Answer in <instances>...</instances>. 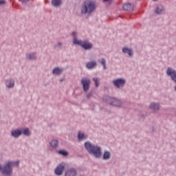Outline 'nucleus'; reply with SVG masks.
I'll list each match as a JSON object with an SVG mask.
<instances>
[{
    "instance_id": "6ab92c4d",
    "label": "nucleus",
    "mask_w": 176,
    "mask_h": 176,
    "mask_svg": "<svg viewBox=\"0 0 176 176\" xmlns=\"http://www.w3.org/2000/svg\"><path fill=\"white\" fill-rule=\"evenodd\" d=\"M52 5L55 8H59L63 5V0H52Z\"/></svg>"
},
{
    "instance_id": "473e14b6",
    "label": "nucleus",
    "mask_w": 176,
    "mask_h": 176,
    "mask_svg": "<svg viewBox=\"0 0 176 176\" xmlns=\"http://www.w3.org/2000/svg\"><path fill=\"white\" fill-rule=\"evenodd\" d=\"M154 1H157V0H154Z\"/></svg>"
},
{
    "instance_id": "f257e3e1",
    "label": "nucleus",
    "mask_w": 176,
    "mask_h": 176,
    "mask_svg": "<svg viewBox=\"0 0 176 176\" xmlns=\"http://www.w3.org/2000/svg\"><path fill=\"white\" fill-rule=\"evenodd\" d=\"M84 146L89 155L94 156L96 159H100L102 156V148L98 145L92 144L90 142H86L84 144Z\"/></svg>"
},
{
    "instance_id": "b1692460",
    "label": "nucleus",
    "mask_w": 176,
    "mask_h": 176,
    "mask_svg": "<svg viewBox=\"0 0 176 176\" xmlns=\"http://www.w3.org/2000/svg\"><path fill=\"white\" fill-rule=\"evenodd\" d=\"M98 63L103 66L104 69H107V60L104 58H101L98 60Z\"/></svg>"
},
{
    "instance_id": "5701e85b",
    "label": "nucleus",
    "mask_w": 176,
    "mask_h": 176,
    "mask_svg": "<svg viewBox=\"0 0 176 176\" xmlns=\"http://www.w3.org/2000/svg\"><path fill=\"white\" fill-rule=\"evenodd\" d=\"M78 138L79 141H83V140H86L87 138V135L83 132H79L78 135Z\"/></svg>"
},
{
    "instance_id": "9d476101",
    "label": "nucleus",
    "mask_w": 176,
    "mask_h": 176,
    "mask_svg": "<svg viewBox=\"0 0 176 176\" xmlns=\"http://www.w3.org/2000/svg\"><path fill=\"white\" fill-rule=\"evenodd\" d=\"M93 46V43H90V41L87 40H84L82 42V45H81V47L84 49V50H91Z\"/></svg>"
},
{
    "instance_id": "a878e982",
    "label": "nucleus",
    "mask_w": 176,
    "mask_h": 176,
    "mask_svg": "<svg viewBox=\"0 0 176 176\" xmlns=\"http://www.w3.org/2000/svg\"><path fill=\"white\" fill-rule=\"evenodd\" d=\"M132 6L130 3H126L123 6L124 10H131Z\"/></svg>"
},
{
    "instance_id": "39448f33",
    "label": "nucleus",
    "mask_w": 176,
    "mask_h": 176,
    "mask_svg": "<svg viewBox=\"0 0 176 176\" xmlns=\"http://www.w3.org/2000/svg\"><path fill=\"white\" fill-rule=\"evenodd\" d=\"M107 102L110 105L116 107L117 108H122V107H123V102H121L120 100L116 99L115 98H109Z\"/></svg>"
},
{
    "instance_id": "aec40b11",
    "label": "nucleus",
    "mask_w": 176,
    "mask_h": 176,
    "mask_svg": "<svg viewBox=\"0 0 176 176\" xmlns=\"http://www.w3.org/2000/svg\"><path fill=\"white\" fill-rule=\"evenodd\" d=\"M52 74L53 75H54L55 76H57L58 75H61V74H63V69L60 68V67H55L53 71H52Z\"/></svg>"
},
{
    "instance_id": "2f4dec72",
    "label": "nucleus",
    "mask_w": 176,
    "mask_h": 176,
    "mask_svg": "<svg viewBox=\"0 0 176 176\" xmlns=\"http://www.w3.org/2000/svg\"><path fill=\"white\" fill-rule=\"evenodd\" d=\"M103 1H104L105 2H108V1H109V0H103Z\"/></svg>"
},
{
    "instance_id": "f8f14e48",
    "label": "nucleus",
    "mask_w": 176,
    "mask_h": 176,
    "mask_svg": "<svg viewBox=\"0 0 176 176\" xmlns=\"http://www.w3.org/2000/svg\"><path fill=\"white\" fill-rule=\"evenodd\" d=\"M148 108L153 112H157L160 110V104L158 102H153L150 104Z\"/></svg>"
},
{
    "instance_id": "7ed1b4c3",
    "label": "nucleus",
    "mask_w": 176,
    "mask_h": 176,
    "mask_svg": "<svg viewBox=\"0 0 176 176\" xmlns=\"http://www.w3.org/2000/svg\"><path fill=\"white\" fill-rule=\"evenodd\" d=\"M96 3L91 1H85L81 8L82 14H91L94 10H96Z\"/></svg>"
},
{
    "instance_id": "1a4fd4ad",
    "label": "nucleus",
    "mask_w": 176,
    "mask_h": 176,
    "mask_svg": "<svg viewBox=\"0 0 176 176\" xmlns=\"http://www.w3.org/2000/svg\"><path fill=\"white\" fill-rule=\"evenodd\" d=\"M81 82L83 86L84 91H87V90H89L90 87V83H91L90 79L83 78L81 80Z\"/></svg>"
},
{
    "instance_id": "393cba45",
    "label": "nucleus",
    "mask_w": 176,
    "mask_h": 176,
    "mask_svg": "<svg viewBox=\"0 0 176 176\" xmlns=\"http://www.w3.org/2000/svg\"><path fill=\"white\" fill-rule=\"evenodd\" d=\"M58 155H61L62 156H68L69 153L65 150H59L58 151Z\"/></svg>"
},
{
    "instance_id": "4468645a",
    "label": "nucleus",
    "mask_w": 176,
    "mask_h": 176,
    "mask_svg": "<svg viewBox=\"0 0 176 176\" xmlns=\"http://www.w3.org/2000/svg\"><path fill=\"white\" fill-rule=\"evenodd\" d=\"M26 60H30L32 61H35L38 56H36V52H28L25 55Z\"/></svg>"
},
{
    "instance_id": "c756f323",
    "label": "nucleus",
    "mask_w": 176,
    "mask_h": 176,
    "mask_svg": "<svg viewBox=\"0 0 176 176\" xmlns=\"http://www.w3.org/2000/svg\"><path fill=\"white\" fill-rule=\"evenodd\" d=\"M3 3H5V1L1 0L0 1V5H3Z\"/></svg>"
},
{
    "instance_id": "423d86ee",
    "label": "nucleus",
    "mask_w": 176,
    "mask_h": 176,
    "mask_svg": "<svg viewBox=\"0 0 176 176\" xmlns=\"http://www.w3.org/2000/svg\"><path fill=\"white\" fill-rule=\"evenodd\" d=\"M65 166H67V164L65 162H62L59 164L54 170V173L56 175H63V173H64V170L65 168Z\"/></svg>"
},
{
    "instance_id": "c85d7f7f",
    "label": "nucleus",
    "mask_w": 176,
    "mask_h": 176,
    "mask_svg": "<svg viewBox=\"0 0 176 176\" xmlns=\"http://www.w3.org/2000/svg\"><path fill=\"white\" fill-rule=\"evenodd\" d=\"M19 2H21L22 3H27L30 0H19Z\"/></svg>"
},
{
    "instance_id": "dca6fc26",
    "label": "nucleus",
    "mask_w": 176,
    "mask_h": 176,
    "mask_svg": "<svg viewBox=\"0 0 176 176\" xmlns=\"http://www.w3.org/2000/svg\"><path fill=\"white\" fill-rule=\"evenodd\" d=\"M96 67H97V62L96 60L88 62L86 65V68H87V69H94Z\"/></svg>"
},
{
    "instance_id": "2eb2a0df",
    "label": "nucleus",
    "mask_w": 176,
    "mask_h": 176,
    "mask_svg": "<svg viewBox=\"0 0 176 176\" xmlns=\"http://www.w3.org/2000/svg\"><path fill=\"white\" fill-rule=\"evenodd\" d=\"M21 135H22L21 129H14L11 131V136L13 138H19Z\"/></svg>"
},
{
    "instance_id": "f3484780",
    "label": "nucleus",
    "mask_w": 176,
    "mask_h": 176,
    "mask_svg": "<svg viewBox=\"0 0 176 176\" xmlns=\"http://www.w3.org/2000/svg\"><path fill=\"white\" fill-rule=\"evenodd\" d=\"M21 134L25 135V137H30L32 134V132L29 128H24L21 129Z\"/></svg>"
},
{
    "instance_id": "ddd939ff",
    "label": "nucleus",
    "mask_w": 176,
    "mask_h": 176,
    "mask_svg": "<svg viewBox=\"0 0 176 176\" xmlns=\"http://www.w3.org/2000/svg\"><path fill=\"white\" fill-rule=\"evenodd\" d=\"M65 176H78V172L76 171V169L69 168L65 171Z\"/></svg>"
},
{
    "instance_id": "a211bd4d",
    "label": "nucleus",
    "mask_w": 176,
    "mask_h": 176,
    "mask_svg": "<svg viewBox=\"0 0 176 176\" xmlns=\"http://www.w3.org/2000/svg\"><path fill=\"white\" fill-rule=\"evenodd\" d=\"M155 12L157 14H163L164 13V7L163 6H158L155 8Z\"/></svg>"
},
{
    "instance_id": "412c9836",
    "label": "nucleus",
    "mask_w": 176,
    "mask_h": 176,
    "mask_svg": "<svg viewBox=\"0 0 176 176\" xmlns=\"http://www.w3.org/2000/svg\"><path fill=\"white\" fill-rule=\"evenodd\" d=\"M111 156H112V154L111 153V152L106 151L104 152L102 155L103 160H109Z\"/></svg>"
},
{
    "instance_id": "9b49d317",
    "label": "nucleus",
    "mask_w": 176,
    "mask_h": 176,
    "mask_svg": "<svg viewBox=\"0 0 176 176\" xmlns=\"http://www.w3.org/2000/svg\"><path fill=\"white\" fill-rule=\"evenodd\" d=\"M4 83L7 89H13L14 87V79L12 78L5 80Z\"/></svg>"
},
{
    "instance_id": "4be33fe9",
    "label": "nucleus",
    "mask_w": 176,
    "mask_h": 176,
    "mask_svg": "<svg viewBox=\"0 0 176 176\" xmlns=\"http://www.w3.org/2000/svg\"><path fill=\"white\" fill-rule=\"evenodd\" d=\"M50 146L53 148V149H56L58 148V140L54 139L50 142Z\"/></svg>"
},
{
    "instance_id": "0eeeda50",
    "label": "nucleus",
    "mask_w": 176,
    "mask_h": 176,
    "mask_svg": "<svg viewBox=\"0 0 176 176\" xmlns=\"http://www.w3.org/2000/svg\"><path fill=\"white\" fill-rule=\"evenodd\" d=\"M72 36L73 38V44L75 45V46H80V47H82L83 41L78 38V32H73L72 33Z\"/></svg>"
},
{
    "instance_id": "cd10ccee",
    "label": "nucleus",
    "mask_w": 176,
    "mask_h": 176,
    "mask_svg": "<svg viewBox=\"0 0 176 176\" xmlns=\"http://www.w3.org/2000/svg\"><path fill=\"white\" fill-rule=\"evenodd\" d=\"M61 47H63V43L60 42L57 43L54 45V49H61Z\"/></svg>"
},
{
    "instance_id": "bb28decb",
    "label": "nucleus",
    "mask_w": 176,
    "mask_h": 176,
    "mask_svg": "<svg viewBox=\"0 0 176 176\" xmlns=\"http://www.w3.org/2000/svg\"><path fill=\"white\" fill-rule=\"evenodd\" d=\"M93 80L95 82L96 87H98V86H100V78H94Z\"/></svg>"
},
{
    "instance_id": "7c9ffc66",
    "label": "nucleus",
    "mask_w": 176,
    "mask_h": 176,
    "mask_svg": "<svg viewBox=\"0 0 176 176\" xmlns=\"http://www.w3.org/2000/svg\"><path fill=\"white\" fill-rule=\"evenodd\" d=\"M91 96V94H87V97L88 98H90Z\"/></svg>"
},
{
    "instance_id": "f03ea898",
    "label": "nucleus",
    "mask_w": 176,
    "mask_h": 176,
    "mask_svg": "<svg viewBox=\"0 0 176 176\" xmlns=\"http://www.w3.org/2000/svg\"><path fill=\"white\" fill-rule=\"evenodd\" d=\"M19 164L20 161H9L3 168L0 165V170H1L3 174H5L6 175H12V173H13V167H14V166H19Z\"/></svg>"
},
{
    "instance_id": "6e6552de",
    "label": "nucleus",
    "mask_w": 176,
    "mask_h": 176,
    "mask_svg": "<svg viewBox=\"0 0 176 176\" xmlns=\"http://www.w3.org/2000/svg\"><path fill=\"white\" fill-rule=\"evenodd\" d=\"M122 53L126 56V57H134V50L131 47H124L122 48Z\"/></svg>"
},
{
    "instance_id": "20e7f679",
    "label": "nucleus",
    "mask_w": 176,
    "mask_h": 176,
    "mask_svg": "<svg viewBox=\"0 0 176 176\" xmlns=\"http://www.w3.org/2000/svg\"><path fill=\"white\" fill-rule=\"evenodd\" d=\"M113 84L117 89H123L126 86V79L123 78H116L113 80Z\"/></svg>"
}]
</instances>
